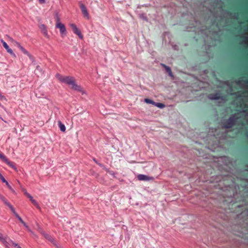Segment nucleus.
I'll return each mask as SVG.
<instances>
[{"instance_id": "1", "label": "nucleus", "mask_w": 248, "mask_h": 248, "mask_svg": "<svg viewBox=\"0 0 248 248\" xmlns=\"http://www.w3.org/2000/svg\"><path fill=\"white\" fill-rule=\"evenodd\" d=\"M216 184L214 186L221 190L216 198L211 197L209 202L214 205L213 211L217 213L216 218L222 217L220 209L226 210L227 208L230 212L233 213H241L236 215L237 217H240L243 214L248 215V209L247 205L240 203L236 200L240 194L238 193L239 187L231 176L227 175L224 176L217 175L214 179Z\"/></svg>"}, {"instance_id": "2", "label": "nucleus", "mask_w": 248, "mask_h": 248, "mask_svg": "<svg viewBox=\"0 0 248 248\" xmlns=\"http://www.w3.org/2000/svg\"><path fill=\"white\" fill-rule=\"evenodd\" d=\"M56 76L61 82L69 85H71L72 89L79 92H82V87L76 83L74 77L71 76L63 77L59 74H57Z\"/></svg>"}, {"instance_id": "3", "label": "nucleus", "mask_w": 248, "mask_h": 248, "mask_svg": "<svg viewBox=\"0 0 248 248\" xmlns=\"http://www.w3.org/2000/svg\"><path fill=\"white\" fill-rule=\"evenodd\" d=\"M238 118L235 114L232 115L228 119L223 122L224 127L226 129L232 127L236 124Z\"/></svg>"}, {"instance_id": "4", "label": "nucleus", "mask_w": 248, "mask_h": 248, "mask_svg": "<svg viewBox=\"0 0 248 248\" xmlns=\"http://www.w3.org/2000/svg\"><path fill=\"white\" fill-rule=\"evenodd\" d=\"M57 23L56 24V28H58L60 30V32L61 36L63 37L67 34V31L65 25L60 22V18L59 17H57Z\"/></svg>"}, {"instance_id": "5", "label": "nucleus", "mask_w": 248, "mask_h": 248, "mask_svg": "<svg viewBox=\"0 0 248 248\" xmlns=\"http://www.w3.org/2000/svg\"><path fill=\"white\" fill-rule=\"evenodd\" d=\"M222 13L224 15H226L230 18L233 19H238L239 16V13L238 12L232 13L228 10H223Z\"/></svg>"}, {"instance_id": "6", "label": "nucleus", "mask_w": 248, "mask_h": 248, "mask_svg": "<svg viewBox=\"0 0 248 248\" xmlns=\"http://www.w3.org/2000/svg\"><path fill=\"white\" fill-rule=\"evenodd\" d=\"M78 4L84 17L86 18L87 19H89V14L85 4L82 3V1H79L78 2Z\"/></svg>"}, {"instance_id": "7", "label": "nucleus", "mask_w": 248, "mask_h": 248, "mask_svg": "<svg viewBox=\"0 0 248 248\" xmlns=\"http://www.w3.org/2000/svg\"><path fill=\"white\" fill-rule=\"evenodd\" d=\"M0 158L6 164H7L9 167L14 169V170H16V168L14 162L10 161L8 158L4 155L2 153L0 152Z\"/></svg>"}, {"instance_id": "8", "label": "nucleus", "mask_w": 248, "mask_h": 248, "mask_svg": "<svg viewBox=\"0 0 248 248\" xmlns=\"http://www.w3.org/2000/svg\"><path fill=\"white\" fill-rule=\"evenodd\" d=\"M70 27L72 30V31H73V32L75 34L77 35L78 36L79 39H83V35H82L81 32L78 28L76 25L74 23H72V24H70Z\"/></svg>"}, {"instance_id": "9", "label": "nucleus", "mask_w": 248, "mask_h": 248, "mask_svg": "<svg viewBox=\"0 0 248 248\" xmlns=\"http://www.w3.org/2000/svg\"><path fill=\"white\" fill-rule=\"evenodd\" d=\"M209 98L212 100H218L219 99H223V96H221L220 93H218L210 94L209 95Z\"/></svg>"}, {"instance_id": "10", "label": "nucleus", "mask_w": 248, "mask_h": 248, "mask_svg": "<svg viewBox=\"0 0 248 248\" xmlns=\"http://www.w3.org/2000/svg\"><path fill=\"white\" fill-rule=\"evenodd\" d=\"M1 242L7 248H10V246H13V243H15L7 237H5Z\"/></svg>"}, {"instance_id": "11", "label": "nucleus", "mask_w": 248, "mask_h": 248, "mask_svg": "<svg viewBox=\"0 0 248 248\" xmlns=\"http://www.w3.org/2000/svg\"><path fill=\"white\" fill-rule=\"evenodd\" d=\"M25 195L30 199V200L31 201V203L36 206L37 208H40V206L38 202L36 200L33 199V197L29 193L25 192L24 193Z\"/></svg>"}, {"instance_id": "12", "label": "nucleus", "mask_w": 248, "mask_h": 248, "mask_svg": "<svg viewBox=\"0 0 248 248\" xmlns=\"http://www.w3.org/2000/svg\"><path fill=\"white\" fill-rule=\"evenodd\" d=\"M1 42L2 44V46L4 48L7 50V52L10 53L11 55L16 56L15 54L13 52V51L11 49L8 44L4 41L2 39L1 40Z\"/></svg>"}, {"instance_id": "13", "label": "nucleus", "mask_w": 248, "mask_h": 248, "mask_svg": "<svg viewBox=\"0 0 248 248\" xmlns=\"http://www.w3.org/2000/svg\"><path fill=\"white\" fill-rule=\"evenodd\" d=\"M0 180L4 183L6 184L8 188L12 191L14 193H15L16 192L14 189L11 187V186L9 185V183L4 178L3 175L0 176Z\"/></svg>"}, {"instance_id": "14", "label": "nucleus", "mask_w": 248, "mask_h": 248, "mask_svg": "<svg viewBox=\"0 0 248 248\" xmlns=\"http://www.w3.org/2000/svg\"><path fill=\"white\" fill-rule=\"evenodd\" d=\"M161 65L163 67H164L166 72L168 73V74L169 76H170L171 77H173L172 72L171 71V69L170 67H169V66H167L166 64H163V63H161Z\"/></svg>"}, {"instance_id": "15", "label": "nucleus", "mask_w": 248, "mask_h": 248, "mask_svg": "<svg viewBox=\"0 0 248 248\" xmlns=\"http://www.w3.org/2000/svg\"><path fill=\"white\" fill-rule=\"evenodd\" d=\"M43 235L44 236L45 238H46L48 241H49L52 243H53L55 246V244H57L54 238H53L51 235H50L48 234H47L46 233H44Z\"/></svg>"}, {"instance_id": "16", "label": "nucleus", "mask_w": 248, "mask_h": 248, "mask_svg": "<svg viewBox=\"0 0 248 248\" xmlns=\"http://www.w3.org/2000/svg\"><path fill=\"white\" fill-rule=\"evenodd\" d=\"M138 178L140 181H149L151 179V178L145 174H139L138 176Z\"/></svg>"}, {"instance_id": "17", "label": "nucleus", "mask_w": 248, "mask_h": 248, "mask_svg": "<svg viewBox=\"0 0 248 248\" xmlns=\"http://www.w3.org/2000/svg\"><path fill=\"white\" fill-rule=\"evenodd\" d=\"M16 217L18 219V220L24 225V226L29 231H31L28 225L23 221L22 218L19 216L18 214L16 215Z\"/></svg>"}, {"instance_id": "18", "label": "nucleus", "mask_w": 248, "mask_h": 248, "mask_svg": "<svg viewBox=\"0 0 248 248\" xmlns=\"http://www.w3.org/2000/svg\"><path fill=\"white\" fill-rule=\"evenodd\" d=\"M235 83L237 85H244L245 86H247L248 85V80L246 79V80H243L242 79H238V80H236L235 81Z\"/></svg>"}, {"instance_id": "19", "label": "nucleus", "mask_w": 248, "mask_h": 248, "mask_svg": "<svg viewBox=\"0 0 248 248\" xmlns=\"http://www.w3.org/2000/svg\"><path fill=\"white\" fill-rule=\"evenodd\" d=\"M17 46L20 49V50L25 55L28 54L29 52L18 42H16Z\"/></svg>"}, {"instance_id": "20", "label": "nucleus", "mask_w": 248, "mask_h": 248, "mask_svg": "<svg viewBox=\"0 0 248 248\" xmlns=\"http://www.w3.org/2000/svg\"><path fill=\"white\" fill-rule=\"evenodd\" d=\"M59 127L62 132H65L66 130V127L65 125L62 123L61 121H59L58 122Z\"/></svg>"}, {"instance_id": "21", "label": "nucleus", "mask_w": 248, "mask_h": 248, "mask_svg": "<svg viewBox=\"0 0 248 248\" xmlns=\"http://www.w3.org/2000/svg\"><path fill=\"white\" fill-rule=\"evenodd\" d=\"M154 106L155 107H157V108H163L165 107V105L164 104L162 103H159V102H155L154 104Z\"/></svg>"}, {"instance_id": "22", "label": "nucleus", "mask_w": 248, "mask_h": 248, "mask_svg": "<svg viewBox=\"0 0 248 248\" xmlns=\"http://www.w3.org/2000/svg\"><path fill=\"white\" fill-rule=\"evenodd\" d=\"M139 17L146 21H148V18L144 13L140 14L139 15Z\"/></svg>"}, {"instance_id": "23", "label": "nucleus", "mask_w": 248, "mask_h": 248, "mask_svg": "<svg viewBox=\"0 0 248 248\" xmlns=\"http://www.w3.org/2000/svg\"><path fill=\"white\" fill-rule=\"evenodd\" d=\"M42 32L45 35H46L47 34V31L45 25H42V27L41 28Z\"/></svg>"}, {"instance_id": "24", "label": "nucleus", "mask_w": 248, "mask_h": 248, "mask_svg": "<svg viewBox=\"0 0 248 248\" xmlns=\"http://www.w3.org/2000/svg\"><path fill=\"white\" fill-rule=\"evenodd\" d=\"M144 101V102H145L147 104H152L153 105H154V104L155 103V101H154L153 100L149 99V98H145Z\"/></svg>"}, {"instance_id": "25", "label": "nucleus", "mask_w": 248, "mask_h": 248, "mask_svg": "<svg viewBox=\"0 0 248 248\" xmlns=\"http://www.w3.org/2000/svg\"><path fill=\"white\" fill-rule=\"evenodd\" d=\"M106 171L109 173L110 175H112L114 178L116 177L115 174L117 173L116 172H115L113 170H110L109 169H106Z\"/></svg>"}, {"instance_id": "26", "label": "nucleus", "mask_w": 248, "mask_h": 248, "mask_svg": "<svg viewBox=\"0 0 248 248\" xmlns=\"http://www.w3.org/2000/svg\"><path fill=\"white\" fill-rule=\"evenodd\" d=\"M26 55H27L28 56V57L29 58L30 60L32 62V63H34V64H35V61L34 57L32 55H31L29 52L28 54H27Z\"/></svg>"}, {"instance_id": "27", "label": "nucleus", "mask_w": 248, "mask_h": 248, "mask_svg": "<svg viewBox=\"0 0 248 248\" xmlns=\"http://www.w3.org/2000/svg\"><path fill=\"white\" fill-rule=\"evenodd\" d=\"M97 165L100 166V167H101L104 170H105L106 171V169H108V168H107V167H105V166L102 164V163H100L99 162H98V163L97 164Z\"/></svg>"}, {"instance_id": "28", "label": "nucleus", "mask_w": 248, "mask_h": 248, "mask_svg": "<svg viewBox=\"0 0 248 248\" xmlns=\"http://www.w3.org/2000/svg\"><path fill=\"white\" fill-rule=\"evenodd\" d=\"M0 199L4 202H5V201H7V200L1 194H0Z\"/></svg>"}, {"instance_id": "29", "label": "nucleus", "mask_w": 248, "mask_h": 248, "mask_svg": "<svg viewBox=\"0 0 248 248\" xmlns=\"http://www.w3.org/2000/svg\"><path fill=\"white\" fill-rule=\"evenodd\" d=\"M10 210L14 213V215L16 217V215L18 214L16 212V210H15V209L14 208V207H13L12 208H10Z\"/></svg>"}, {"instance_id": "30", "label": "nucleus", "mask_w": 248, "mask_h": 248, "mask_svg": "<svg viewBox=\"0 0 248 248\" xmlns=\"http://www.w3.org/2000/svg\"><path fill=\"white\" fill-rule=\"evenodd\" d=\"M13 246L16 248H22L18 244L16 243H13Z\"/></svg>"}, {"instance_id": "31", "label": "nucleus", "mask_w": 248, "mask_h": 248, "mask_svg": "<svg viewBox=\"0 0 248 248\" xmlns=\"http://www.w3.org/2000/svg\"><path fill=\"white\" fill-rule=\"evenodd\" d=\"M0 100L1 101H7L6 97L3 95H1V96H0Z\"/></svg>"}, {"instance_id": "32", "label": "nucleus", "mask_w": 248, "mask_h": 248, "mask_svg": "<svg viewBox=\"0 0 248 248\" xmlns=\"http://www.w3.org/2000/svg\"><path fill=\"white\" fill-rule=\"evenodd\" d=\"M221 2V0H214V3L216 4V5L219 4L220 2Z\"/></svg>"}, {"instance_id": "33", "label": "nucleus", "mask_w": 248, "mask_h": 248, "mask_svg": "<svg viewBox=\"0 0 248 248\" xmlns=\"http://www.w3.org/2000/svg\"><path fill=\"white\" fill-rule=\"evenodd\" d=\"M4 238V237H3V235L0 232V240L1 241Z\"/></svg>"}, {"instance_id": "34", "label": "nucleus", "mask_w": 248, "mask_h": 248, "mask_svg": "<svg viewBox=\"0 0 248 248\" xmlns=\"http://www.w3.org/2000/svg\"><path fill=\"white\" fill-rule=\"evenodd\" d=\"M40 3L43 4L46 2V0H39Z\"/></svg>"}, {"instance_id": "35", "label": "nucleus", "mask_w": 248, "mask_h": 248, "mask_svg": "<svg viewBox=\"0 0 248 248\" xmlns=\"http://www.w3.org/2000/svg\"><path fill=\"white\" fill-rule=\"evenodd\" d=\"M36 70H39V71H41V67H40L39 65H37V66H36Z\"/></svg>"}, {"instance_id": "36", "label": "nucleus", "mask_w": 248, "mask_h": 248, "mask_svg": "<svg viewBox=\"0 0 248 248\" xmlns=\"http://www.w3.org/2000/svg\"><path fill=\"white\" fill-rule=\"evenodd\" d=\"M4 204L6 205H7V206H8L9 205V204H10V203L7 200V201H5V202L4 203Z\"/></svg>"}, {"instance_id": "37", "label": "nucleus", "mask_w": 248, "mask_h": 248, "mask_svg": "<svg viewBox=\"0 0 248 248\" xmlns=\"http://www.w3.org/2000/svg\"><path fill=\"white\" fill-rule=\"evenodd\" d=\"M245 135L246 137V138L248 139V131H246L245 133Z\"/></svg>"}, {"instance_id": "38", "label": "nucleus", "mask_w": 248, "mask_h": 248, "mask_svg": "<svg viewBox=\"0 0 248 248\" xmlns=\"http://www.w3.org/2000/svg\"><path fill=\"white\" fill-rule=\"evenodd\" d=\"M93 161L96 164H97L98 163V162L97 161V160L95 158H93Z\"/></svg>"}, {"instance_id": "39", "label": "nucleus", "mask_w": 248, "mask_h": 248, "mask_svg": "<svg viewBox=\"0 0 248 248\" xmlns=\"http://www.w3.org/2000/svg\"><path fill=\"white\" fill-rule=\"evenodd\" d=\"M39 229H40V231H41V232H41V233L43 235V233H45V232H44V231H43L42 230V229H41V228H40Z\"/></svg>"}, {"instance_id": "40", "label": "nucleus", "mask_w": 248, "mask_h": 248, "mask_svg": "<svg viewBox=\"0 0 248 248\" xmlns=\"http://www.w3.org/2000/svg\"><path fill=\"white\" fill-rule=\"evenodd\" d=\"M39 229H40V231H41V232H41V233L43 235V233H45V232H44V231H43L42 230V229H41V228H40Z\"/></svg>"}, {"instance_id": "41", "label": "nucleus", "mask_w": 248, "mask_h": 248, "mask_svg": "<svg viewBox=\"0 0 248 248\" xmlns=\"http://www.w3.org/2000/svg\"><path fill=\"white\" fill-rule=\"evenodd\" d=\"M39 229H40V231H41V232H41V233L43 235V233H45V232H44V231H43L42 230V229H41V228H40Z\"/></svg>"}, {"instance_id": "42", "label": "nucleus", "mask_w": 248, "mask_h": 248, "mask_svg": "<svg viewBox=\"0 0 248 248\" xmlns=\"http://www.w3.org/2000/svg\"><path fill=\"white\" fill-rule=\"evenodd\" d=\"M55 246L57 248H61V246L59 244H55Z\"/></svg>"}, {"instance_id": "43", "label": "nucleus", "mask_w": 248, "mask_h": 248, "mask_svg": "<svg viewBox=\"0 0 248 248\" xmlns=\"http://www.w3.org/2000/svg\"><path fill=\"white\" fill-rule=\"evenodd\" d=\"M235 94L237 96H240V94L238 93H235Z\"/></svg>"}, {"instance_id": "44", "label": "nucleus", "mask_w": 248, "mask_h": 248, "mask_svg": "<svg viewBox=\"0 0 248 248\" xmlns=\"http://www.w3.org/2000/svg\"><path fill=\"white\" fill-rule=\"evenodd\" d=\"M8 207L10 209V208H12L13 206L11 204H10L8 206Z\"/></svg>"}, {"instance_id": "45", "label": "nucleus", "mask_w": 248, "mask_h": 248, "mask_svg": "<svg viewBox=\"0 0 248 248\" xmlns=\"http://www.w3.org/2000/svg\"><path fill=\"white\" fill-rule=\"evenodd\" d=\"M78 239H77L75 241V244H78Z\"/></svg>"}, {"instance_id": "46", "label": "nucleus", "mask_w": 248, "mask_h": 248, "mask_svg": "<svg viewBox=\"0 0 248 248\" xmlns=\"http://www.w3.org/2000/svg\"><path fill=\"white\" fill-rule=\"evenodd\" d=\"M238 232H239V233H240L241 234V233H243V231H238Z\"/></svg>"}, {"instance_id": "47", "label": "nucleus", "mask_w": 248, "mask_h": 248, "mask_svg": "<svg viewBox=\"0 0 248 248\" xmlns=\"http://www.w3.org/2000/svg\"><path fill=\"white\" fill-rule=\"evenodd\" d=\"M176 47H177V46H173L174 49H176Z\"/></svg>"}, {"instance_id": "48", "label": "nucleus", "mask_w": 248, "mask_h": 248, "mask_svg": "<svg viewBox=\"0 0 248 248\" xmlns=\"http://www.w3.org/2000/svg\"><path fill=\"white\" fill-rule=\"evenodd\" d=\"M0 107H3V106L1 105V103L0 102Z\"/></svg>"}, {"instance_id": "49", "label": "nucleus", "mask_w": 248, "mask_h": 248, "mask_svg": "<svg viewBox=\"0 0 248 248\" xmlns=\"http://www.w3.org/2000/svg\"><path fill=\"white\" fill-rule=\"evenodd\" d=\"M236 227V225H234V226H233V228H235Z\"/></svg>"}, {"instance_id": "50", "label": "nucleus", "mask_w": 248, "mask_h": 248, "mask_svg": "<svg viewBox=\"0 0 248 248\" xmlns=\"http://www.w3.org/2000/svg\"><path fill=\"white\" fill-rule=\"evenodd\" d=\"M215 32L216 34H217V31H215Z\"/></svg>"}, {"instance_id": "51", "label": "nucleus", "mask_w": 248, "mask_h": 248, "mask_svg": "<svg viewBox=\"0 0 248 248\" xmlns=\"http://www.w3.org/2000/svg\"><path fill=\"white\" fill-rule=\"evenodd\" d=\"M79 247L82 248V246L81 245H79Z\"/></svg>"}, {"instance_id": "52", "label": "nucleus", "mask_w": 248, "mask_h": 248, "mask_svg": "<svg viewBox=\"0 0 248 248\" xmlns=\"http://www.w3.org/2000/svg\"><path fill=\"white\" fill-rule=\"evenodd\" d=\"M2 175V174L0 173V176Z\"/></svg>"}]
</instances>
